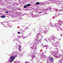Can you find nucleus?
I'll return each mask as SVG.
<instances>
[{"mask_svg":"<svg viewBox=\"0 0 63 63\" xmlns=\"http://www.w3.org/2000/svg\"><path fill=\"white\" fill-rule=\"evenodd\" d=\"M63 24V22H62L60 20L58 22V24H57V27H59V28H58V29H57V30L58 31H59L60 30H61L62 31H63V30L61 28H60V25H61L62 24Z\"/></svg>","mask_w":63,"mask_h":63,"instance_id":"nucleus-1","label":"nucleus"},{"mask_svg":"<svg viewBox=\"0 0 63 63\" xmlns=\"http://www.w3.org/2000/svg\"><path fill=\"white\" fill-rule=\"evenodd\" d=\"M50 26L52 27H55L57 29H58V28H59V26L57 27V23L54 24V26H53V24L52 23V22L50 23Z\"/></svg>","mask_w":63,"mask_h":63,"instance_id":"nucleus-2","label":"nucleus"},{"mask_svg":"<svg viewBox=\"0 0 63 63\" xmlns=\"http://www.w3.org/2000/svg\"><path fill=\"white\" fill-rule=\"evenodd\" d=\"M40 11H41L40 12H38V13L39 14H42V13H44L45 12V13H47V11H45V9H40Z\"/></svg>","mask_w":63,"mask_h":63,"instance_id":"nucleus-3","label":"nucleus"},{"mask_svg":"<svg viewBox=\"0 0 63 63\" xmlns=\"http://www.w3.org/2000/svg\"><path fill=\"white\" fill-rule=\"evenodd\" d=\"M40 16H41V14H38L37 15H35L34 16H33V15L32 14V15H31V16H32V17H39Z\"/></svg>","mask_w":63,"mask_h":63,"instance_id":"nucleus-4","label":"nucleus"},{"mask_svg":"<svg viewBox=\"0 0 63 63\" xmlns=\"http://www.w3.org/2000/svg\"><path fill=\"white\" fill-rule=\"evenodd\" d=\"M55 11H56V12H62V11H63V7L62 9H55Z\"/></svg>","mask_w":63,"mask_h":63,"instance_id":"nucleus-5","label":"nucleus"},{"mask_svg":"<svg viewBox=\"0 0 63 63\" xmlns=\"http://www.w3.org/2000/svg\"><path fill=\"white\" fill-rule=\"evenodd\" d=\"M43 26L44 27H45V30H44V32H47V31H48V30H47V29H48V28H47V26H46V27H45V26Z\"/></svg>","mask_w":63,"mask_h":63,"instance_id":"nucleus-6","label":"nucleus"},{"mask_svg":"<svg viewBox=\"0 0 63 63\" xmlns=\"http://www.w3.org/2000/svg\"><path fill=\"white\" fill-rule=\"evenodd\" d=\"M4 22V23H6V24H7V26H8V27H10V26H10V24H9V22H7L6 21H5Z\"/></svg>","mask_w":63,"mask_h":63,"instance_id":"nucleus-7","label":"nucleus"},{"mask_svg":"<svg viewBox=\"0 0 63 63\" xmlns=\"http://www.w3.org/2000/svg\"><path fill=\"white\" fill-rule=\"evenodd\" d=\"M60 15V14H59V13H56L55 14L56 17H57V16H59V15Z\"/></svg>","mask_w":63,"mask_h":63,"instance_id":"nucleus-8","label":"nucleus"},{"mask_svg":"<svg viewBox=\"0 0 63 63\" xmlns=\"http://www.w3.org/2000/svg\"><path fill=\"white\" fill-rule=\"evenodd\" d=\"M18 47H19V48H18V50L20 52V51H21V46L18 45Z\"/></svg>","mask_w":63,"mask_h":63,"instance_id":"nucleus-9","label":"nucleus"},{"mask_svg":"<svg viewBox=\"0 0 63 63\" xmlns=\"http://www.w3.org/2000/svg\"><path fill=\"white\" fill-rule=\"evenodd\" d=\"M53 58L52 57H51L49 58V60L50 61H53Z\"/></svg>","mask_w":63,"mask_h":63,"instance_id":"nucleus-10","label":"nucleus"},{"mask_svg":"<svg viewBox=\"0 0 63 63\" xmlns=\"http://www.w3.org/2000/svg\"><path fill=\"white\" fill-rule=\"evenodd\" d=\"M43 3L44 4H48V2L47 1L43 2Z\"/></svg>","mask_w":63,"mask_h":63,"instance_id":"nucleus-11","label":"nucleus"},{"mask_svg":"<svg viewBox=\"0 0 63 63\" xmlns=\"http://www.w3.org/2000/svg\"><path fill=\"white\" fill-rule=\"evenodd\" d=\"M48 8H46V10H51V8H49V7H48Z\"/></svg>","mask_w":63,"mask_h":63,"instance_id":"nucleus-12","label":"nucleus"},{"mask_svg":"<svg viewBox=\"0 0 63 63\" xmlns=\"http://www.w3.org/2000/svg\"><path fill=\"white\" fill-rule=\"evenodd\" d=\"M0 17H1V18H5L6 17V16H4V15H2Z\"/></svg>","mask_w":63,"mask_h":63,"instance_id":"nucleus-13","label":"nucleus"},{"mask_svg":"<svg viewBox=\"0 0 63 63\" xmlns=\"http://www.w3.org/2000/svg\"><path fill=\"white\" fill-rule=\"evenodd\" d=\"M27 6V7H29V6H31V4H28L27 5H26Z\"/></svg>","mask_w":63,"mask_h":63,"instance_id":"nucleus-14","label":"nucleus"},{"mask_svg":"<svg viewBox=\"0 0 63 63\" xmlns=\"http://www.w3.org/2000/svg\"><path fill=\"white\" fill-rule=\"evenodd\" d=\"M35 4H36V5H39V4H40V2H37L36 3H35Z\"/></svg>","mask_w":63,"mask_h":63,"instance_id":"nucleus-15","label":"nucleus"},{"mask_svg":"<svg viewBox=\"0 0 63 63\" xmlns=\"http://www.w3.org/2000/svg\"><path fill=\"white\" fill-rule=\"evenodd\" d=\"M39 31L41 32L43 30V29H41V28H40L39 29Z\"/></svg>","mask_w":63,"mask_h":63,"instance_id":"nucleus-16","label":"nucleus"},{"mask_svg":"<svg viewBox=\"0 0 63 63\" xmlns=\"http://www.w3.org/2000/svg\"><path fill=\"white\" fill-rule=\"evenodd\" d=\"M56 17V16H53L52 17V18L53 19H55V18Z\"/></svg>","mask_w":63,"mask_h":63,"instance_id":"nucleus-17","label":"nucleus"},{"mask_svg":"<svg viewBox=\"0 0 63 63\" xmlns=\"http://www.w3.org/2000/svg\"><path fill=\"white\" fill-rule=\"evenodd\" d=\"M27 7V5H24V8H26Z\"/></svg>","mask_w":63,"mask_h":63,"instance_id":"nucleus-18","label":"nucleus"},{"mask_svg":"<svg viewBox=\"0 0 63 63\" xmlns=\"http://www.w3.org/2000/svg\"><path fill=\"white\" fill-rule=\"evenodd\" d=\"M20 32H25V31H24V30H20Z\"/></svg>","mask_w":63,"mask_h":63,"instance_id":"nucleus-19","label":"nucleus"},{"mask_svg":"<svg viewBox=\"0 0 63 63\" xmlns=\"http://www.w3.org/2000/svg\"><path fill=\"white\" fill-rule=\"evenodd\" d=\"M27 29H28V27H26L25 29L24 30L25 31V30H27Z\"/></svg>","mask_w":63,"mask_h":63,"instance_id":"nucleus-20","label":"nucleus"},{"mask_svg":"<svg viewBox=\"0 0 63 63\" xmlns=\"http://www.w3.org/2000/svg\"><path fill=\"white\" fill-rule=\"evenodd\" d=\"M18 10H19V11H21V9L20 8H18Z\"/></svg>","mask_w":63,"mask_h":63,"instance_id":"nucleus-21","label":"nucleus"},{"mask_svg":"<svg viewBox=\"0 0 63 63\" xmlns=\"http://www.w3.org/2000/svg\"><path fill=\"white\" fill-rule=\"evenodd\" d=\"M13 57H14V56H13V55H12L10 57V59H12V58H13Z\"/></svg>","mask_w":63,"mask_h":63,"instance_id":"nucleus-22","label":"nucleus"},{"mask_svg":"<svg viewBox=\"0 0 63 63\" xmlns=\"http://www.w3.org/2000/svg\"><path fill=\"white\" fill-rule=\"evenodd\" d=\"M52 1H54V2H55L56 0H52Z\"/></svg>","mask_w":63,"mask_h":63,"instance_id":"nucleus-23","label":"nucleus"},{"mask_svg":"<svg viewBox=\"0 0 63 63\" xmlns=\"http://www.w3.org/2000/svg\"><path fill=\"white\" fill-rule=\"evenodd\" d=\"M14 60H13V59H12L11 60V62H12V61H13Z\"/></svg>","mask_w":63,"mask_h":63,"instance_id":"nucleus-24","label":"nucleus"},{"mask_svg":"<svg viewBox=\"0 0 63 63\" xmlns=\"http://www.w3.org/2000/svg\"><path fill=\"white\" fill-rule=\"evenodd\" d=\"M60 4V3H56V4L57 5H59V4Z\"/></svg>","mask_w":63,"mask_h":63,"instance_id":"nucleus-25","label":"nucleus"},{"mask_svg":"<svg viewBox=\"0 0 63 63\" xmlns=\"http://www.w3.org/2000/svg\"><path fill=\"white\" fill-rule=\"evenodd\" d=\"M15 58L16 57H14L13 59L14 60V59H15Z\"/></svg>","mask_w":63,"mask_h":63,"instance_id":"nucleus-26","label":"nucleus"},{"mask_svg":"<svg viewBox=\"0 0 63 63\" xmlns=\"http://www.w3.org/2000/svg\"><path fill=\"white\" fill-rule=\"evenodd\" d=\"M6 14H8V13H9V12L7 11H6Z\"/></svg>","mask_w":63,"mask_h":63,"instance_id":"nucleus-27","label":"nucleus"},{"mask_svg":"<svg viewBox=\"0 0 63 63\" xmlns=\"http://www.w3.org/2000/svg\"><path fill=\"white\" fill-rule=\"evenodd\" d=\"M27 14L26 13L25 14H24L23 15L24 16V15H27Z\"/></svg>","mask_w":63,"mask_h":63,"instance_id":"nucleus-28","label":"nucleus"},{"mask_svg":"<svg viewBox=\"0 0 63 63\" xmlns=\"http://www.w3.org/2000/svg\"><path fill=\"white\" fill-rule=\"evenodd\" d=\"M33 58H34V57H35V56L33 55Z\"/></svg>","mask_w":63,"mask_h":63,"instance_id":"nucleus-29","label":"nucleus"},{"mask_svg":"<svg viewBox=\"0 0 63 63\" xmlns=\"http://www.w3.org/2000/svg\"><path fill=\"white\" fill-rule=\"evenodd\" d=\"M2 6H5V5H5L4 3H3V4H2Z\"/></svg>","mask_w":63,"mask_h":63,"instance_id":"nucleus-30","label":"nucleus"},{"mask_svg":"<svg viewBox=\"0 0 63 63\" xmlns=\"http://www.w3.org/2000/svg\"><path fill=\"white\" fill-rule=\"evenodd\" d=\"M12 21H13V22H16V20H13Z\"/></svg>","mask_w":63,"mask_h":63,"instance_id":"nucleus-31","label":"nucleus"},{"mask_svg":"<svg viewBox=\"0 0 63 63\" xmlns=\"http://www.w3.org/2000/svg\"><path fill=\"white\" fill-rule=\"evenodd\" d=\"M4 27H7V26H4Z\"/></svg>","mask_w":63,"mask_h":63,"instance_id":"nucleus-32","label":"nucleus"},{"mask_svg":"<svg viewBox=\"0 0 63 63\" xmlns=\"http://www.w3.org/2000/svg\"><path fill=\"white\" fill-rule=\"evenodd\" d=\"M18 33L19 34H20V32H18Z\"/></svg>","mask_w":63,"mask_h":63,"instance_id":"nucleus-33","label":"nucleus"},{"mask_svg":"<svg viewBox=\"0 0 63 63\" xmlns=\"http://www.w3.org/2000/svg\"><path fill=\"white\" fill-rule=\"evenodd\" d=\"M61 2H63V0H61Z\"/></svg>","mask_w":63,"mask_h":63,"instance_id":"nucleus-34","label":"nucleus"},{"mask_svg":"<svg viewBox=\"0 0 63 63\" xmlns=\"http://www.w3.org/2000/svg\"><path fill=\"white\" fill-rule=\"evenodd\" d=\"M61 36L62 37V34H61Z\"/></svg>","mask_w":63,"mask_h":63,"instance_id":"nucleus-35","label":"nucleus"},{"mask_svg":"<svg viewBox=\"0 0 63 63\" xmlns=\"http://www.w3.org/2000/svg\"><path fill=\"white\" fill-rule=\"evenodd\" d=\"M1 23L2 24H3V23H2L1 22Z\"/></svg>","mask_w":63,"mask_h":63,"instance_id":"nucleus-36","label":"nucleus"},{"mask_svg":"<svg viewBox=\"0 0 63 63\" xmlns=\"http://www.w3.org/2000/svg\"><path fill=\"white\" fill-rule=\"evenodd\" d=\"M25 63H27V62H25Z\"/></svg>","mask_w":63,"mask_h":63,"instance_id":"nucleus-37","label":"nucleus"},{"mask_svg":"<svg viewBox=\"0 0 63 63\" xmlns=\"http://www.w3.org/2000/svg\"><path fill=\"white\" fill-rule=\"evenodd\" d=\"M3 26L4 25L3 24Z\"/></svg>","mask_w":63,"mask_h":63,"instance_id":"nucleus-38","label":"nucleus"},{"mask_svg":"<svg viewBox=\"0 0 63 63\" xmlns=\"http://www.w3.org/2000/svg\"><path fill=\"white\" fill-rule=\"evenodd\" d=\"M10 27H11V26Z\"/></svg>","mask_w":63,"mask_h":63,"instance_id":"nucleus-39","label":"nucleus"},{"mask_svg":"<svg viewBox=\"0 0 63 63\" xmlns=\"http://www.w3.org/2000/svg\"><path fill=\"white\" fill-rule=\"evenodd\" d=\"M34 31V32H35V31Z\"/></svg>","mask_w":63,"mask_h":63,"instance_id":"nucleus-40","label":"nucleus"},{"mask_svg":"<svg viewBox=\"0 0 63 63\" xmlns=\"http://www.w3.org/2000/svg\"><path fill=\"white\" fill-rule=\"evenodd\" d=\"M34 29L35 30V29Z\"/></svg>","mask_w":63,"mask_h":63,"instance_id":"nucleus-41","label":"nucleus"}]
</instances>
